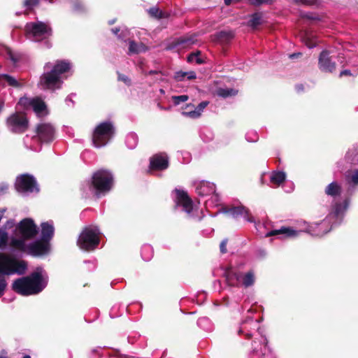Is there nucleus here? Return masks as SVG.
<instances>
[{"mask_svg": "<svg viewBox=\"0 0 358 358\" xmlns=\"http://www.w3.org/2000/svg\"><path fill=\"white\" fill-rule=\"evenodd\" d=\"M350 203L348 198L345 199L343 202H334L331 204L328 215L321 222L308 224L304 229L296 230L290 227H282L267 232L266 236L279 235L283 238H293L299 236L302 232H306L313 236H322L343 222Z\"/></svg>", "mask_w": 358, "mask_h": 358, "instance_id": "obj_1", "label": "nucleus"}, {"mask_svg": "<svg viewBox=\"0 0 358 358\" xmlns=\"http://www.w3.org/2000/svg\"><path fill=\"white\" fill-rule=\"evenodd\" d=\"M48 276L44 269L38 266L26 277L17 278L13 283V289L22 295L30 296L38 294L47 286Z\"/></svg>", "mask_w": 358, "mask_h": 358, "instance_id": "obj_2", "label": "nucleus"}, {"mask_svg": "<svg viewBox=\"0 0 358 358\" xmlns=\"http://www.w3.org/2000/svg\"><path fill=\"white\" fill-rule=\"evenodd\" d=\"M239 335H244L245 338H253L252 342V353L257 355H264L267 346V338L261 330L259 321L253 320L248 317L243 320L238 329Z\"/></svg>", "mask_w": 358, "mask_h": 358, "instance_id": "obj_3", "label": "nucleus"}, {"mask_svg": "<svg viewBox=\"0 0 358 358\" xmlns=\"http://www.w3.org/2000/svg\"><path fill=\"white\" fill-rule=\"evenodd\" d=\"M71 67V63L65 60H58L55 64L46 63L39 85L43 89L54 90L60 88L63 83L62 75L69 71Z\"/></svg>", "mask_w": 358, "mask_h": 358, "instance_id": "obj_4", "label": "nucleus"}, {"mask_svg": "<svg viewBox=\"0 0 358 358\" xmlns=\"http://www.w3.org/2000/svg\"><path fill=\"white\" fill-rule=\"evenodd\" d=\"M87 185L96 197L104 196L113 188V175L108 170L100 169L94 173L92 181L88 182Z\"/></svg>", "mask_w": 358, "mask_h": 358, "instance_id": "obj_5", "label": "nucleus"}, {"mask_svg": "<svg viewBox=\"0 0 358 358\" xmlns=\"http://www.w3.org/2000/svg\"><path fill=\"white\" fill-rule=\"evenodd\" d=\"M115 127L110 120L98 124L94 129L92 143L94 147L101 148L108 144L115 135Z\"/></svg>", "mask_w": 358, "mask_h": 358, "instance_id": "obj_6", "label": "nucleus"}, {"mask_svg": "<svg viewBox=\"0 0 358 358\" xmlns=\"http://www.w3.org/2000/svg\"><path fill=\"white\" fill-rule=\"evenodd\" d=\"M101 231L98 227L90 225L80 233L77 244L82 250L90 251L96 249L100 243Z\"/></svg>", "mask_w": 358, "mask_h": 358, "instance_id": "obj_7", "label": "nucleus"}, {"mask_svg": "<svg viewBox=\"0 0 358 358\" xmlns=\"http://www.w3.org/2000/svg\"><path fill=\"white\" fill-rule=\"evenodd\" d=\"M195 192L200 197L210 196L204 203L206 208L217 206L220 201V196L216 192L215 185L206 180L194 182Z\"/></svg>", "mask_w": 358, "mask_h": 358, "instance_id": "obj_8", "label": "nucleus"}, {"mask_svg": "<svg viewBox=\"0 0 358 358\" xmlns=\"http://www.w3.org/2000/svg\"><path fill=\"white\" fill-rule=\"evenodd\" d=\"M226 279L229 285L233 286L241 285L244 287L252 286L255 282V275L252 270L246 273L237 271L236 268H231L226 271Z\"/></svg>", "mask_w": 358, "mask_h": 358, "instance_id": "obj_9", "label": "nucleus"}, {"mask_svg": "<svg viewBox=\"0 0 358 358\" xmlns=\"http://www.w3.org/2000/svg\"><path fill=\"white\" fill-rule=\"evenodd\" d=\"M15 187L16 190L24 196L31 194H38L40 191L39 185L34 176L24 173L17 177Z\"/></svg>", "mask_w": 358, "mask_h": 358, "instance_id": "obj_10", "label": "nucleus"}, {"mask_svg": "<svg viewBox=\"0 0 358 358\" xmlns=\"http://www.w3.org/2000/svg\"><path fill=\"white\" fill-rule=\"evenodd\" d=\"M25 28L27 38L33 41H41L52 34L50 26L40 21L27 23Z\"/></svg>", "mask_w": 358, "mask_h": 358, "instance_id": "obj_11", "label": "nucleus"}, {"mask_svg": "<svg viewBox=\"0 0 358 358\" xmlns=\"http://www.w3.org/2000/svg\"><path fill=\"white\" fill-rule=\"evenodd\" d=\"M26 113H12L6 120V125L10 131L15 134H22L27 131L29 120Z\"/></svg>", "mask_w": 358, "mask_h": 358, "instance_id": "obj_12", "label": "nucleus"}, {"mask_svg": "<svg viewBox=\"0 0 358 358\" xmlns=\"http://www.w3.org/2000/svg\"><path fill=\"white\" fill-rule=\"evenodd\" d=\"M55 137V127L50 123H41L36 128V135L31 140L36 143H50Z\"/></svg>", "mask_w": 358, "mask_h": 358, "instance_id": "obj_13", "label": "nucleus"}, {"mask_svg": "<svg viewBox=\"0 0 358 358\" xmlns=\"http://www.w3.org/2000/svg\"><path fill=\"white\" fill-rule=\"evenodd\" d=\"M175 203L176 207H180L181 210L185 212L189 217L194 216V204L192 199L188 196L187 192L182 189H175Z\"/></svg>", "mask_w": 358, "mask_h": 358, "instance_id": "obj_14", "label": "nucleus"}, {"mask_svg": "<svg viewBox=\"0 0 358 358\" xmlns=\"http://www.w3.org/2000/svg\"><path fill=\"white\" fill-rule=\"evenodd\" d=\"M18 234L25 238L31 239L38 234V228L34 220L31 218H25L21 220L16 226Z\"/></svg>", "mask_w": 358, "mask_h": 358, "instance_id": "obj_15", "label": "nucleus"}, {"mask_svg": "<svg viewBox=\"0 0 358 358\" xmlns=\"http://www.w3.org/2000/svg\"><path fill=\"white\" fill-rule=\"evenodd\" d=\"M17 106L24 110H33L34 112H43L46 110L45 102L38 97H22L20 99Z\"/></svg>", "mask_w": 358, "mask_h": 358, "instance_id": "obj_16", "label": "nucleus"}, {"mask_svg": "<svg viewBox=\"0 0 358 358\" xmlns=\"http://www.w3.org/2000/svg\"><path fill=\"white\" fill-rule=\"evenodd\" d=\"M222 211L224 213L229 215L234 219L243 217L244 220L248 222H255V219L250 214L249 210L242 205L231 207H223L222 208Z\"/></svg>", "mask_w": 358, "mask_h": 358, "instance_id": "obj_17", "label": "nucleus"}, {"mask_svg": "<svg viewBox=\"0 0 358 358\" xmlns=\"http://www.w3.org/2000/svg\"><path fill=\"white\" fill-rule=\"evenodd\" d=\"M8 259L9 260L6 262L5 267L3 268V275H10L14 273L22 275L25 273L27 268V265L25 262L16 261L10 256H8Z\"/></svg>", "mask_w": 358, "mask_h": 358, "instance_id": "obj_18", "label": "nucleus"}, {"mask_svg": "<svg viewBox=\"0 0 358 358\" xmlns=\"http://www.w3.org/2000/svg\"><path fill=\"white\" fill-rule=\"evenodd\" d=\"M169 165V157L165 152L155 154L150 159L151 170L164 171L168 169Z\"/></svg>", "mask_w": 358, "mask_h": 358, "instance_id": "obj_19", "label": "nucleus"}, {"mask_svg": "<svg viewBox=\"0 0 358 358\" xmlns=\"http://www.w3.org/2000/svg\"><path fill=\"white\" fill-rule=\"evenodd\" d=\"M50 249L49 243L36 241L29 243L27 254L34 257H41L48 254Z\"/></svg>", "mask_w": 358, "mask_h": 358, "instance_id": "obj_20", "label": "nucleus"}, {"mask_svg": "<svg viewBox=\"0 0 358 358\" xmlns=\"http://www.w3.org/2000/svg\"><path fill=\"white\" fill-rule=\"evenodd\" d=\"M318 67L325 73H332L336 69V64L329 56L328 50H322L318 58Z\"/></svg>", "mask_w": 358, "mask_h": 358, "instance_id": "obj_21", "label": "nucleus"}, {"mask_svg": "<svg viewBox=\"0 0 358 358\" xmlns=\"http://www.w3.org/2000/svg\"><path fill=\"white\" fill-rule=\"evenodd\" d=\"M197 42L196 35H190L182 36L176 38L172 45H170L167 47L168 50H171L178 47L181 48H189L194 44H196Z\"/></svg>", "mask_w": 358, "mask_h": 358, "instance_id": "obj_22", "label": "nucleus"}, {"mask_svg": "<svg viewBox=\"0 0 358 358\" xmlns=\"http://www.w3.org/2000/svg\"><path fill=\"white\" fill-rule=\"evenodd\" d=\"M345 180L348 185V192L351 194L358 187V169L346 171Z\"/></svg>", "mask_w": 358, "mask_h": 358, "instance_id": "obj_23", "label": "nucleus"}, {"mask_svg": "<svg viewBox=\"0 0 358 358\" xmlns=\"http://www.w3.org/2000/svg\"><path fill=\"white\" fill-rule=\"evenodd\" d=\"M27 240L28 239L21 236L19 238L13 236L10 239L9 246L14 250L27 254L29 243H27Z\"/></svg>", "mask_w": 358, "mask_h": 358, "instance_id": "obj_24", "label": "nucleus"}, {"mask_svg": "<svg viewBox=\"0 0 358 358\" xmlns=\"http://www.w3.org/2000/svg\"><path fill=\"white\" fill-rule=\"evenodd\" d=\"M324 193L327 196L334 199V201H332L331 204L334 202H343L345 200V199H343V201L336 200V199L337 197L340 196L342 193L341 185L337 181H333L331 183H329L325 187Z\"/></svg>", "mask_w": 358, "mask_h": 358, "instance_id": "obj_25", "label": "nucleus"}, {"mask_svg": "<svg viewBox=\"0 0 358 358\" xmlns=\"http://www.w3.org/2000/svg\"><path fill=\"white\" fill-rule=\"evenodd\" d=\"M41 241L43 242L49 243L52 238L55 234V227L52 220H49L45 222H42L41 224Z\"/></svg>", "mask_w": 358, "mask_h": 358, "instance_id": "obj_26", "label": "nucleus"}, {"mask_svg": "<svg viewBox=\"0 0 358 358\" xmlns=\"http://www.w3.org/2000/svg\"><path fill=\"white\" fill-rule=\"evenodd\" d=\"M148 50V47L143 43H137L134 40L129 41V54H139Z\"/></svg>", "mask_w": 358, "mask_h": 358, "instance_id": "obj_27", "label": "nucleus"}, {"mask_svg": "<svg viewBox=\"0 0 358 358\" xmlns=\"http://www.w3.org/2000/svg\"><path fill=\"white\" fill-rule=\"evenodd\" d=\"M286 178V174L284 171H273L270 175V182L277 186L282 184Z\"/></svg>", "mask_w": 358, "mask_h": 358, "instance_id": "obj_28", "label": "nucleus"}, {"mask_svg": "<svg viewBox=\"0 0 358 358\" xmlns=\"http://www.w3.org/2000/svg\"><path fill=\"white\" fill-rule=\"evenodd\" d=\"M112 32L117 36V38L124 42L130 41L131 31L127 27L114 28L111 29Z\"/></svg>", "mask_w": 358, "mask_h": 358, "instance_id": "obj_29", "label": "nucleus"}, {"mask_svg": "<svg viewBox=\"0 0 358 358\" xmlns=\"http://www.w3.org/2000/svg\"><path fill=\"white\" fill-rule=\"evenodd\" d=\"M138 143V137L134 132H129L127 134L125 138V144L127 147L130 149H134Z\"/></svg>", "mask_w": 358, "mask_h": 358, "instance_id": "obj_30", "label": "nucleus"}, {"mask_svg": "<svg viewBox=\"0 0 358 358\" xmlns=\"http://www.w3.org/2000/svg\"><path fill=\"white\" fill-rule=\"evenodd\" d=\"M238 94V90L233 88H218L215 91V94L223 98L234 96Z\"/></svg>", "mask_w": 358, "mask_h": 358, "instance_id": "obj_31", "label": "nucleus"}, {"mask_svg": "<svg viewBox=\"0 0 358 358\" xmlns=\"http://www.w3.org/2000/svg\"><path fill=\"white\" fill-rule=\"evenodd\" d=\"M196 73L194 71H178L174 75V79L176 81H183L185 79L187 80H193L196 78Z\"/></svg>", "mask_w": 358, "mask_h": 358, "instance_id": "obj_32", "label": "nucleus"}, {"mask_svg": "<svg viewBox=\"0 0 358 358\" xmlns=\"http://www.w3.org/2000/svg\"><path fill=\"white\" fill-rule=\"evenodd\" d=\"M153 248L149 244H145L141 248V257L145 261H150L153 257Z\"/></svg>", "mask_w": 358, "mask_h": 358, "instance_id": "obj_33", "label": "nucleus"}, {"mask_svg": "<svg viewBox=\"0 0 358 358\" xmlns=\"http://www.w3.org/2000/svg\"><path fill=\"white\" fill-rule=\"evenodd\" d=\"M9 241V235L4 229L0 228V250H5L8 248Z\"/></svg>", "mask_w": 358, "mask_h": 358, "instance_id": "obj_34", "label": "nucleus"}, {"mask_svg": "<svg viewBox=\"0 0 358 358\" xmlns=\"http://www.w3.org/2000/svg\"><path fill=\"white\" fill-rule=\"evenodd\" d=\"M148 13L152 17L160 20L162 18L168 17L169 15L162 10H159V8L157 6H153L149 8Z\"/></svg>", "mask_w": 358, "mask_h": 358, "instance_id": "obj_35", "label": "nucleus"}, {"mask_svg": "<svg viewBox=\"0 0 358 358\" xmlns=\"http://www.w3.org/2000/svg\"><path fill=\"white\" fill-rule=\"evenodd\" d=\"M197 324L200 328L204 329L206 331H210L213 329L211 322L206 317H200L197 320Z\"/></svg>", "mask_w": 358, "mask_h": 358, "instance_id": "obj_36", "label": "nucleus"}, {"mask_svg": "<svg viewBox=\"0 0 358 358\" xmlns=\"http://www.w3.org/2000/svg\"><path fill=\"white\" fill-rule=\"evenodd\" d=\"M262 24V14L259 13H254L248 22L249 26L252 28H256L258 25Z\"/></svg>", "mask_w": 358, "mask_h": 358, "instance_id": "obj_37", "label": "nucleus"}, {"mask_svg": "<svg viewBox=\"0 0 358 358\" xmlns=\"http://www.w3.org/2000/svg\"><path fill=\"white\" fill-rule=\"evenodd\" d=\"M200 137L203 141L209 142L213 139L214 134L210 129L205 128L200 131Z\"/></svg>", "mask_w": 358, "mask_h": 358, "instance_id": "obj_38", "label": "nucleus"}, {"mask_svg": "<svg viewBox=\"0 0 358 358\" xmlns=\"http://www.w3.org/2000/svg\"><path fill=\"white\" fill-rule=\"evenodd\" d=\"M2 77L8 83V84L12 87H20L22 85L13 76L8 74H3Z\"/></svg>", "mask_w": 358, "mask_h": 358, "instance_id": "obj_39", "label": "nucleus"}, {"mask_svg": "<svg viewBox=\"0 0 358 358\" xmlns=\"http://www.w3.org/2000/svg\"><path fill=\"white\" fill-rule=\"evenodd\" d=\"M245 139L250 143H255L259 140V135L256 131H249L245 134Z\"/></svg>", "mask_w": 358, "mask_h": 358, "instance_id": "obj_40", "label": "nucleus"}, {"mask_svg": "<svg viewBox=\"0 0 358 358\" xmlns=\"http://www.w3.org/2000/svg\"><path fill=\"white\" fill-rule=\"evenodd\" d=\"M200 51L196 52H192L187 57V61L189 62H196V64H201L203 63V60L199 57Z\"/></svg>", "mask_w": 358, "mask_h": 358, "instance_id": "obj_41", "label": "nucleus"}, {"mask_svg": "<svg viewBox=\"0 0 358 358\" xmlns=\"http://www.w3.org/2000/svg\"><path fill=\"white\" fill-rule=\"evenodd\" d=\"M38 4V0H24V7L26 11L31 10Z\"/></svg>", "mask_w": 358, "mask_h": 358, "instance_id": "obj_42", "label": "nucleus"}, {"mask_svg": "<svg viewBox=\"0 0 358 358\" xmlns=\"http://www.w3.org/2000/svg\"><path fill=\"white\" fill-rule=\"evenodd\" d=\"M189 96L187 95L183 94L180 96H173L172 97L173 103L175 105H179L180 103L185 102L188 100Z\"/></svg>", "mask_w": 358, "mask_h": 358, "instance_id": "obj_43", "label": "nucleus"}, {"mask_svg": "<svg viewBox=\"0 0 358 358\" xmlns=\"http://www.w3.org/2000/svg\"><path fill=\"white\" fill-rule=\"evenodd\" d=\"M8 260V255L3 253H0V275H3L6 262Z\"/></svg>", "mask_w": 358, "mask_h": 358, "instance_id": "obj_44", "label": "nucleus"}, {"mask_svg": "<svg viewBox=\"0 0 358 358\" xmlns=\"http://www.w3.org/2000/svg\"><path fill=\"white\" fill-rule=\"evenodd\" d=\"M3 275H0V297L2 296L7 287V282Z\"/></svg>", "mask_w": 358, "mask_h": 358, "instance_id": "obj_45", "label": "nucleus"}, {"mask_svg": "<svg viewBox=\"0 0 358 358\" xmlns=\"http://www.w3.org/2000/svg\"><path fill=\"white\" fill-rule=\"evenodd\" d=\"M305 43L309 48H313L316 46L317 41L314 37L307 36L305 38Z\"/></svg>", "mask_w": 358, "mask_h": 358, "instance_id": "obj_46", "label": "nucleus"}, {"mask_svg": "<svg viewBox=\"0 0 358 358\" xmlns=\"http://www.w3.org/2000/svg\"><path fill=\"white\" fill-rule=\"evenodd\" d=\"M15 225V220L10 219L6 221V222L0 227L1 229H4L5 231H7L8 229L13 228Z\"/></svg>", "mask_w": 358, "mask_h": 358, "instance_id": "obj_47", "label": "nucleus"}, {"mask_svg": "<svg viewBox=\"0 0 358 358\" xmlns=\"http://www.w3.org/2000/svg\"><path fill=\"white\" fill-rule=\"evenodd\" d=\"M118 80L124 83L127 85L129 86L131 84V80L128 76L119 73L118 74Z\"/></svg>", "mask_w": 358, "mask_h": 358, "instance_id": "obj_48", "label": "nucleus"}, {"mask_svg": "<svg viewBox=\"0 0 358 358\" xmlns=\"http://www.w3.org/2000/svg\"><path fill=\"white\" fill-rule=\"evenodd\" d=\"M227 242H228V239L227 238H224L222 241V242L220 243V252L222 254H224L227 252Z\"/></svg>", "mask_w": 358, "mask_h": 358, "instance_id": "obj_49", "label": "nucleus"}, {"mask_svg": "<svg viewBox=\"0 0 358 358\" xmlns=\"http://www.w3.org/2000/svg\"><path fill=\"white\" fill-rule=\"evenodd\" d=\"M208 104V101H201L197 107L195 108V110L193 112H201L202 111Z\"/></svg>", "mask_w": 358, "mask_h": 358, "instance_id": "obj_50", "label": "nucleus"}, {"mask_svg": "<svg viewBox=\"0 0 358 358\" xmlns=\"http://www.w3.org/2000/svg\"><path fill=\"white\" fill-rule=\"evenodd\" d=\"M274 0H250L254 5H261L263 3H271Z\"/></svg>", "mask_w": 358, "mask_h": 358, "instance_id": "obj_51", "label": "nucleus"}, {"mask_svg": "<svg viewBox=\"0 0 358 358\" xmlns=\"http://www.w3.org/2000/svg\"><path fill=\"white\" fill-rule=\"evenodd\" d=\"M182 115L190 119H198L201 117V113H182Z\"/></svg>", "mask_w": 358, "mask_h": 358, "instance_id": "obj_52", "label": "nucleus"}, {"mask_svg": "<svg viewBox=\"0 0 358 358\" xmlns=\"http://www.w3.org/2000/svg\"><path fill=\"white\" fill-rule=\"evenodd\" d=\"M231 36V34L226 31H220L217 33V38L218 40H222L223 38H228Z\"/></svg>", "mask_w": 358, "mask_h": 358, "instance_id": "obj_53", "label": "nucleus"}, {"mask_svg": "<svg viewBox=\"0 0 358 358\" xmlns=\"http://www.w3.org/2000/svg\"><path fill=\"white\" fill-rule=\"evenodd\" d=\"M297 3H301L303 4L311 5L313 4V1L312 0H296Z\"/></svg>", "mask_w": 358, "mask_h": 358, "instance_id": "obj_54", "label": "nucleus"}, {"mask_svg": "<svg viewBox=\"0 0 358 358\" xmlns=\"http://www.w3.org/2000/svg\"><path fill=\"white\" fill-rule=\"evenodd\" d=\"M8 189V185L6 184L0 185V193H3Z\"/></svg>", "mask_w": 358, "mask_h": 358, "instance_id": "obj_55", "label": "nucleus"}, {"mask_svg": "<svg viewBox=\"0 0 358 358\" xmlns=\"http://www.w3.org/2000/svg\"><path fill=\"white\" fill-rule=\"evenodd\" d=\"M351 75V72L350 70H343L342 71H341L340 73V77H342L343 76H350Z\"/></svg>", "mask_w": 358, "mask_h": 358, "instance_id": "obj_56", "label": "nucleus"}, {"mask_svg": "<svg viewBox=\"0 0 358 358\" xmlns=\"http://www.w3.org/2000/svg\"><path fill=\"white\" fill-rule=\"evenodd\" d=\"M73 96V94H71V95L69 96L66 99V100H65V102H66V103L68 106H70V104H71H71H73V101L72 98H71V96Z\"/></svg>", "mask_w": 358, "mask_h": 358, "instance_id": "obj_57", "label": "nucleus"}, {"mask_svg": "<svg viewBox=\"0 0 358 358\" xmlns=\"http://www.w3.org/2000/svg\"><path fill=\"white\" fill-rule=\"evenodd\" d=\"M84 263L85 264H92V268H90V269L91 270H93L94 268H95V262L94 261H90V260H85L84 261Z\"/></svg>", "mask_w": 358, "mask_h": 358, "instance_id": "obj_58", "label": "nucleus"}, {"mask_svg": "<svg viewBox=\"0 0 358 358\" xmlns=\"http://www.w3.org/2000/svg\"><path fill=\"white\" fill-rule=\"evenodd\" d=\"M9 57L13 62L14 64H15L17 62V59L14 57V55L10 52H9Z\"/></svg>", "mask_w": 358, "mask_h": 358, "instance_id": "obj_59", "label": "nucleus"}, {"mask_svg": "<svg viewBox=\"0 0 358 358\" xmlns=\"http://www.w3.org/2000/svg\"><path fill=\"white\" fill-rule=\"evenodd\" d=\"M301 54L300 52L299 53H294V54H292L289 55V58H295V57H297L299 56H300Z\"/></svg>", "mask_w": 358, "mask_h": 358, "instance_id": "obj_60", "label": "nucleus"}, {"mask_svg": "<svg viewBox=\"0 0 358 358\" xmlns=\"http://www.w3.org/2000/svg\"><path fill=\"white\" fill-rule=\"evenodd\" d=\"M161 73V71L151 70L148 73L149 75H153V74H157V73Z\"/></svg>", "mask_w": 358, "mask_h": 358, "instance_id": "obj_61", "label": "nucleus"}, {"mask_svg": "<svg viewBox=\"0 0 358 358\" xmlns=\"http://www.w3.org/2000/svg\"><path fill=\"white\" fill-rule=\"evenodd\" d=\"M259 255H261V256H265L266 255V252L264 250H260L259 251Z\"/></svg>", "mask_w": 358, "mask_h": 358, "instance_id": "obj_62", "label": "nucleus"}, {"mask_svg": "<svg viewBox=\"0 0 358 358\" xmlns=\"http://www.w3.org/2000/svg\"><path fill=\"white\" fill-rule=\"evenodd\" d=\"M296 90L298 92L301 91V90H303V86L302 85H297L296 86Z\"/></svg>", "mask_w": 358, "mask_h": 358, "instance_id": "obj_63", "label": "nucleus"}, {"mask_svg": "<svg viewBox=\"0 0 358 358\" xmlns=\"http://www.w3.org/2000/svg\"><path fill=\"white\" fill-rule=\"evenodd\" d=\"M233 0H224V3L226 5H229L232 2Z\"/></svg>", "mask_w": 358, "mask_h": 358, "instance_id": "obj_64", "label": "nucleus"}]
</instances>
